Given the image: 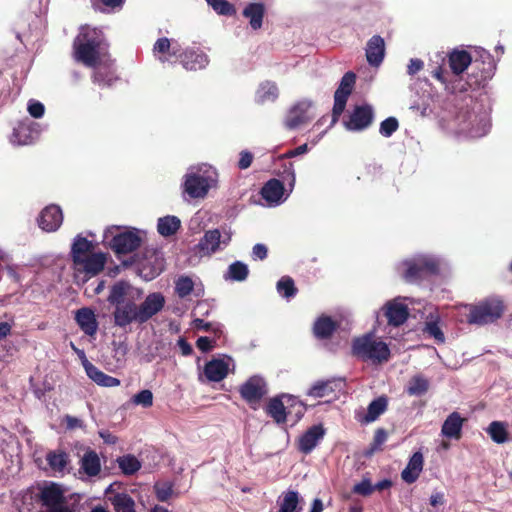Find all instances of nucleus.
Returning <instances> with one entry per match:
<instances>
[{
  "label": "nucleus",
  "instance_id": "nucleus-63",
  "mask_svg": "<svg viewBox=\"0 0 512 512\" xmlns=\"http://www.w3.org/2000/svg\"><path fill=\"white\" fill-rule=\"evenodd\" d=\"M404 322H387L384 331L390 335L391 338L396 339L399 336L400 326Z\"/></svg>",
  "mask_w": 512,
  "mask_h": 512
},
{
  "label": "nucleus",
  "instance_id": "nucleus-38",
  "mask_svg": "<svg viewBox=\"0 0 512 512\" xmlns=\"http://www.w3.org/2000/svg\"><path fill=\"white\" fill-rule=\"evenodd\" d=\"M299 493L294 490H288L282 494L279 501V512H300Z\"/></svg>",
  "mask_w": 512,
  "mask_h": 512
},
{
  "label": "nucleus",
  "instance_id": "nucleus-37",
  "mask_svg": "<svg viewBox=\"0 0 512 512\" xmlns=\"http://www.w3.org/2000/svg\"><path fill=\"white\" fill-rule=\"evenodd\" d=\"M181 226V221L178 217L168 215L158 219L157 231L160 235L168 237L174 235Z\"/></svg>",
  "mask_w": 512,
  "mask_h": 512
},
{
  "label": "nucleus",
  "instance_id": "nucleus-62",
  "mask_svg": "<svg viewBox=\"0 0 512 512\" xmlns=\"http://www.w3.org/2000/svg\"><path fill=\"white\" fill-rule=\"evenodd\" d=\"M268 249L264 244L258 243L254 245L252 256L254 259L264 260L267 257Z\"/></svg>",
  "mask_w": 512,
  "mask_h": 512
},
{
  "label": "nucleus",
  "instance_id": "nucleus-30",
  "mask_svg": "<svg viewBox=\"0 0 512 512\" xmlns=\"http://www.w3.org/2000/svg\"><path fill=\"white\" fill-rule=\"evenodd\" d=\"M279 96V89L275 82L266 80L260 83L255 93V101L258 104L274 102Z\"/></svg>",
  "mask_w": 512,
  "mask_h": 512
},
{
  "label": "nucleus",
  "instance_id": "nucleus-23",
  "mask_svg": "<svg viewBox=\"0 0 512 512\" xmlns=\"http://www.w3.org/2000/svg\"><path fill=\"white\" fill-rule=\"evenodd\" d=\"M165 304L164 296L159 293H151L149 294L143 303L139 305L140 318L138 320H148L153 317L156 313H158Z\"/></svg>",
  "mask_w": 512,
  "mask_h": 512
},
{
  "label": "nucleus",
  "instance_id": "nucleus-6",
  "mask_svg": "<svg viewBox=\"0 0 512 512\" xmlns=\"http://www.w3.org/2000/svg\"><path fill=\"white\" fill-rule=\"evenodd\" d=\"M469 319L468 320H484L486 318L500 319L505 310L506 303L503 297L499 295H490L475 305H468Z\"/></svg>",
  "mask_w": 512,
  "mask_h": 512
},
{
  "label": "nucleus",
  "instance_id": "nucleus-31",
  "mask_svg": "<svg viewBox=\"0 0 512 512\" xmlns=\"http://www.w3.org/2000/svg\"><path fill=\"white\" fill-rule=\"evenodd\" d=\"M46 460L55 476H63L68 471L69 456L67 453L63 451L49 452Z\"/></svg>",
  "mask_w": 512,
  "mask_h": 512
},
{
  "label": "nucleus",
  "instance_id": "nucleus-49",
  "mask_svg": "<svg viewBox=\"0 0 512 512\" xmlns=\"http://www.w3.org/2000/svg\"><path fill=\"white\" fill-rule=\"evenodd\" d=\"M154 490L157 499L166 502L173 495V484L169 481L156 482Z\"/></svg>",
  "mask_w": 512,
  "mask_h": 512
},
{
  "label": "nucleus",
  "instance_id": "nucleus-5",
  "mask_svg": "<svg viewBox=\"0 0 512 512\" xmlns=\"http://www.w3.org/2000/svg\"><path fill=\"white\" fill-rule=\"evenodd\" d=\"M296 177L292 162L283 165L282 180L272 178L268 180L260 190L263 199L269 203H278L284 194V182H287L292 189L295 185Z\"/></svg>",
  "mask_w": 512,
  "mask_h": 512
},
{
  "label": "nucleus",
  "instance_id": "nucleus-51",
  "mask_svg": "<svg viewBox=\"0 0 512 512\" xmlns=\"http://www.w3.org/2000/svg\"><path fill=\"white\" fill-rule=\"evenodd\" d=\"M398 128V120L395 117H388L380 123L379 132L384 137H390Z\"/></svg>",
  "mask_w": 512,
  "mask_h": 512
},
{
  "label": "nucleus",
  "instance_id": "nucleus-59",
  "mask_svg": "<svg viewBox=\"0 0 512 512\" xmlns=\"http://www.w3.org/2000/svg\"><path fill=\"white\" fill-rule=\"evenodd\" d=\"M253 154L249 151L243 150L240 152V159L238 161V168L240 170H245L249 168L253 161Z\"/></svg>",
  "mask_w": 512,
  "mask_h": 512
},
{
  "label": "nucleus",
  "instance_id": "nucleus-32",
  "mask_svg": "<svg viewBox=\"0 0 512 512\" xmlns=\"http://www.w3.org/2000/svg\"><path fill=\"white\" fill-rule=\"evenodd\" d=\"M264 14L265 6L263 3H250L243 10V16L249 19L253 30H258L262 27Z\"/></svg>",
  "mask_w": 512,
  "mask_h": 512
},
{
  "label": "nucleus",
  "instance_id": "nucleus-2",
  "mask_svg": "<svg viewBox=\"0 0 512 512\" xmlns=\"http://www.w3.org/2000/svg\"><path fill=\"white\" fill-rule=\"evenodd\" d=\"M136 300V293L129 283H115L108 296V302L114 307V320H138L140 314Z\"/></svg>",
  "mask_w": 512,
  "mask_h": 512
},
{
  "label": "nucleus",
  "instance_id": "nucleus-27",
  "mask_svg": "<svg viewBox=\"0 0 512 512\" xmlns=\"http://www.w3.org/2000/svg\"><path fill=\"white\" fill-rule=\"evenodd\" d=\"M92 81L102 87H110L117 80L116 70L111 64L101 65L100 63L96 68H93Z\"/></svg>",
  "mask_w": 512,
  "mask_h": 512
},
{
  "label": "nucleus",
  "instance_id": "nucleus-48",
  "mask_svg": "<svg viewBox=\"0 0 512 512\" xmlns=\"http://www.w3.org/2000/svg\"><path fill=\"white\" fill-rule=\"evenodd\" d=\"M194 289V282L189 276H180L175 281V293L180 298L187 297Z\"/></svg>",
  "mask_w": 512,
  "mask_h": 512
},
{
  "label": "nucleus",
  "instance_id": "nucleus-26",
  "mask_svg": "<svg viewBox=\"0 0 512 512\" xmlns=\"http://www.w3.org/2000/svg\"><path fill=\"white\" fill-rule=\"evenodd\" d=\"M472 55L466 50H453L448 55L449 67L453 74L461 75L472 63Z\"/></svg>",
  "mask_w": 512,
  "mask_h": 512
},
{
  "label": "nucleus",
  "instance_id": "nucleus-13",
  "mask_svg": "<svg viewBox=\"0 0 512 512\" xmlns=\"http://www.w3.org/2000/svg\"><path fill=\"white\" fill-rule=\"evenodd\" d=\"M239 392L249 404L257 403L266 395L267 385L261 376L254 375L240 386Z\"/></svg>",
  "mask_w": 512,
  "mask_h": 512
},
{
  "label": "nucleus",
  "instance_id": "nucleus-34",
  "mask_svg": "<svg viewBox=\"0 0 512 512\" xmlns=\"http://www.w3.org/2000/svg\"><path fill=\"white\" fill-rule=\"evenodd\" d=\"M153 52L161 54L162 56L159 57V60L161 62H165L168 60V58L165 56L166 54L174 57L178 56L180 52V46L177 43L173 44L167 37H162L155 42L153 46Z\"/></svg>",
  "mask_w": 512,
  "mask_h": 512
},
{
  "label": "nucleus",
  "instance_id": "nucleus-7",
  "mask_svg": "<svg viewBox=\"0 0 512 512\" xmlns=\"http://www.w3.org/2000/svg\"><path fill=\"white\" fill-rule=\"evenodd\" d=\"M356 82V74L352 71L346 72L334 93V105L332 108L331 125H334L346 108L349 96L351 95Z\"/></svg>",
  "mask_w": 512,
  "mask_h": 512
},
{
  "label": "nucleus",
  "instance_id": "nucleus-20",
  "mask_svg": "<svg viewBox=\"0 0 512 512\" xmlns=\"http://www.w3.org/2000/svg\"><path fill=\"white\" fill-rule=\"evenodd\" d=\"M408 297L397 296L388 300L381 308L386 320H408Z\"/></svg>",
  "mask_w": 512,
  "mask_h": 512
},
{
  "label": "nucleus",
  "instance_id": "nucleus-8",
  "mask_svg": "<svg viewBox=\"0 0 512 512\" xmlns=\"http://www.w3.org/2000/svg\"><path fill=\"white\" fill-rule=\"evenodd\" d=\"M299 406L298 414H303L304 408L302 403L293 395L283 394L279 397L272 398L266 407V412L278 424L286 422L288 407Z\"/></svg>",
  "mask_w": 512,
  "mask_h": 512
},
{
  "label": "nucleus",
  "instance_id": "nucleus-16",
  "mask_svg": "<svg viewBox=\"0 0 512 512\" xmlns=\"http://www.w3.org/2000/svg\"><path fill=\"white\" fill-rule=\"evenodd\" d=\"M325 428L322 424H316L308 428L298 439V450L303 454H310L325 436Z\"/></svg>",
  "mask_w": 512,
  "mask_h": 512
},
{
  "label": "nucleus",
  "instance_id": "nucleus-55",
  "mask_svg": "<svg viewBox=\"0 0 512 512\" xmlns=\"http://www.w3.org/2000/svg\"><path fill=\"white\" fill-rule=\"evenodd\" d=\"M488 128H489V125H488V122L486 121V119L481 118L479 120V123L477 124V126L473 125L471 128L467 129V132L472 137H480V136L485 135L488 132Z\"/></svg>",
  "mask_w": 512,
  "mask_h": 512
},
{
  "label": "nucleus",
  "instance_id": "nucleus-50",
  "mask_svg": "<svg viewBox=\"0 0 512 512\" xmlns=\"http://www.w3.org/2000/svg\"><path fill=\"white\" fill-rule=\"evenodd\" d=\"M332 392L329 381H317L308 390L307 395L314 398H322Z\"/></svg>",
  "mask_w": 512,
  "mask_h": 512
},
{
  "label": "nucleus",
  "instance_id": "nucleus-9",
  "mask_svg": "<svg viewBox=\"0 0 512 512\" xmlns=\"http://www.w3.org/2000/svg\"><path fill=\"white\" fill-rule=\"evenodd\" d=\"M471 65V72L468 74L466 82L471 89L485 86L487 81L493 77L496 70L495 62H485L472 58Z\"/></svg>",
  "mask_w": 512,
  "mask_h": 512
},
{
  "label": "nucleus",
  "instance_id": "nucleus-3",
  "mask_svg": "<svg viewBox=\"0 0 512 512\" xmlns=\"http://www.w3.org/2000/svg\"><path fill=\"white\" fill-rule=\"evenodd\" d=\"M101 39L94 29H83L73 42V56L86 67L96 68L100 62Z\"/></svg>",
  "mask_w": 512,
  "mask_h": 512
},
{
  "label": "nucleus",
  "instance_id": "nucleus-43",
  "mask_svg": "<svg viewBox=\"0 0 512 512\" xmlns=\"http://www.w3.org/2000/svg\"><path fill=\"white\" fill-rule=\"evenodd\" d=\"M429 389V381L422 375L411 378L407 386V393L411 396H422Z\"/></svg>",
  "mask_w": 512,
  "mask_h": 512
},
{
  "label": "nucleus",
  "instance_id": "nucleus-42",
  "mask_svg": "<svg viewBox=\"0 0 512 512\" xmlns=\"http://www.w3.org/2000/svg\"><path fill=\"white\" fill-rule=\"evenodd\" d=\"M117 463L122 473L128 476L135 474L141 468L140 461L131 454L118 457Z\"/></svg>",
  "mask_w": 512,
  "mask_h": 512
},
{
  "label": "nucleus",
  "instance_id": "nucleus-39",
  "mask_svg": "<svg viewBox=\"0 0 512 512\" xmlns=\"http://www.w3.org/2000/svg\"><path fill=\"white\" fill-rule=\"evenodd\" d=\"M387 398L384 396L374 399L368 406L365 421L367 423L374 422L387 409Z\"/></svg>",
  "mask_w": 512,
  "mask_h": 512
},
{
  "label": "nucleus",
  "instance_id": "nucleus-33",
  "mask_svg": "<svg viewBox=\"0 0 512 512\" xmlns=\"http://www.w3.org/2000/svg\"><path fill=\"white\" fill-rule=\"evenodd\" d=\"M86 374L92 381L102 387H116L120 385L119 379L105 374L95 365H89Z\"/></svg>",
  "mask_w": 512,
  "mask_h": 512
},
{
  "label": "nucleus",
  "instance_id": "nucleus-21",
  "mask_svg": "<svg viewBox=\"0 0 512 512\" xmlns=\"http://www.w3.org/2000/svg\"><path fill=\"white\" fill-rule=\"evenodd\" d=\"M102 465L96 451L88 448L79 460V473L87 478H95L100 475Z\"/></svg>",
  "mask_w": 512,
  "mask_h": 512
},
{
  "label": "nucleus",
  "instance_id": "nucleus-35",
  "mask_svg": "<svg viewBox=\"0 0 512 512\" xmlns=\"http://www.w3.org/2000/svg\"><path fill=\"white\" fill-rule=\"evenodd\" d=\"M94 246L91 241L81 235L76 236L71 247V257L73 264L79 261L81 258L92 253Z\"/></svg>",
  "mask_w": 512,
  "mask_h": 512
},
{
  "label": "nucleus",
  "instance_id": "nucleus-52",
  "mask_svg": "<svg viewBox=\"0 0 512 512\" xmlns=\"http://www.w3.org/2000/svg\"><path fill=\"white\" fill-rule=\"evenodd\" d=\"M132 403L144 408L151 407L153 405V394L148 389L142 390L132 397Z\"/></svg>",
  "mask_w": 512,
  "mask_h": 512
},
{
  "label": "nucleus",
  "instance_id": "nucleus-54",
  "mask_svg": "<svg viewBox=\"0 0 512 512\" xmlns=\"http://www.w3.org/2000/svg\"><path fill=\"white\" fill-rule=\"evenodd\" d=\"M374 491L373 484L367 478L353 486L352 492L361 496H369Z\"/></svg>",
  "mask_w": 512,
  "mask_h": 512
},
{
  "label": "nucleus",
  "instance_id": "nucleus-11",
  "mask_svg": "<svg viewBox=\"0 0 512 512\" xmlns=\"http://www.w3.org/2000/svg\"><path fill=\"white\" fill-rule=\"evenodd\" d=\"M141 243L139 231L133 229L115 235L110 241V247L118 255L128 254L138 249Z\"/></svg>",
  "mask_w": 512,
  "mask_h": 512
},
{
  "label": "nucleus",
  "instance_id": "nucleus-45",
  "mask_svg": "<svg viewBox=\"0 0 512 512\" xmlns=\"http://www.w3.org/2000/svg\"><path fill=\"white\" fill-rule=\"evenodd\" d=\"M206 2L219 15L234 16L236 14L235 6L228 0H206Z\"/></svg>",
  "mask_w": 512,
  "mask_h": 512
},
{
  "label": "nucleus",
  "instance_id": "nucleus-58",
  "mask_svg": "<svg viewBox=\"0 0 512 512\" xmlns=\"http://www.w3.org/2000/svg\"><path fill=\"white\" fill-rule=\"evenodd\" d=\"M308 151L307 144L300 145L294 149L288 150L286 153L279 155L278 159L280 161L290 159L296 157L298 155H302Z\"/></svg>",
  "mask_w": 512,
  "mask_h": 512
},
{
  "label": "nucleus",
  "instance_id": "nucleus-40",
  "mask_svg": "<svg viewBox=\"0 0 512 512\" xmlns=\"http://www.w3.org/2000/svg\"><path fill=\"white\" fill-rule=\"evenodd\" d=\"M110 501L117 512H135V502L126 493H117Z\"/></svg>",
  "mask_w": 512,
  "mask_h": 512
},
{
  "label": "nucleus",
  "instance_id": "nucleus-41",
  "mask_svg": "<svg viewBox=\"0 0 512 512\" xmlns=\"http://www.w3.org/2000/svg\"><path fill=\"white\" fill-rule=\"evenodd\" d=\"M248 275V266L241 261H235L229 265L225 278L232 281L242 282L247 279Z\"/></svg>",
  "mask_w": 512,
  "mask_h": 512
},
{
  "label": "nucleus",
  "instance_id": "nucleus-29",
  "mask_svg": "<svg viewBox=\"0 0 512 512\" xmlns=\"http://www.w3.org/2000/svg\"><path fill=\"white\" fill-rule=\"evenodd\" d=\"M309 105L302 102L293 106L285 120V125L289 129H295L300 125L307 123L309 121V117L307 116V110Z\"/></svg>",
  "mask_w": 512,
  "mask_h": 512
},
{
  "label": "nucleus",
  "instance_id": "nucleus-44",
  "mask_svg": "<svg viewBox=\"0 0 512 512\" xmlns=\"http://www.w3.org/2000/svg\"><path fill=\"white\" fill-rule=\"evenodd\" d=\"M338 322H314L313 333L318 339H328L337 329Z\"/></svg>",
  "mask_w": 512,
  "mask_h": 512
},
{
  "label": "nucleus",
  "instance_id": "nucleus-28",
  "mask_svg": "<svg viewBox=\"0 0 512 512\" xmlns=\"http://www.w3.org/2000/svg\"><path fill=\"white\" fill-rule=\"evenodd\" d=\"M464 419L458 412H452L444 421L441 429L443 436L450 439H459Z\"/></svg>",
  "mask_w": 512,
  "mask_h": 512
},
{
  "label": "nucleus",
  "instance_id": "nucleus-64",
  "mask_svg": "<svg viewBox=\"0 0 512 512\" xmlns=\"http://www.w3.org/2000/svg\"><path fill=\"white\" fill-rule=\"evenodd\" d=\"M424 67V63L420 59H411L410 63L407 67V73L411 76L417 74L419 71H421Z\"/></svg>",
  "mask_w": 512,
  "mask_h": 512
},
{
  "label": "nucleus",
  "instance_id": "nucleus-46",
  "mask_svg": "<svg viewBox=\"0 0 512 512\" xmlns=\"http://www.w3.org/2000/svg\"><path fill=\"white\" fill-rule=\"evenodd\" d=\"M277 291L285 298H292L297 294L298 290L294 280L289 276H284L277 282Z\"/></svg>",
  "mask_w": 512,
  "mask_h": 512
},
{
  "label": "nucleus",
  "instance_id": "nucleus-19",
  "mask_svg": "<svg viewBox=\"0 0 512 512\" xmlns=\"http://www.w3.org/2000/svg\"><path fill=\"white\" fill-rule=\"evenodd\" d=\"M40 500L46 511L67 504L61 486L56 483H50L41 489Z\"/></svg>",
  "mask_w": 512,
  "mask_h": 512
},
{
  "label": "nucleus",
  "instance_id": "nucleus-25",
  "mask_svg": "<svg viewBox=\"0 0 512 512\" xmlns=\"http://www.w3.org/2000/svg\"><path fill=\"white\" fill-rule=\"evenodd\" d=\"M385 55L384 39L379 35H374L369 39L366 46V58L370 65L378 66L383 61Z\"/></svg>",
  "mask_w": 512,
  "mask_h": 512
},
{
  "label": "nucleus",
  "instance_id": "nucleus-47",
  "mask_svg": "<svg viewBox=\"0 0 512 512\" xmlns=\"http://www.w3.org/2000/svg\"><path fill=\"white\" fill-rule=\"evenodd\" d=\"M487 432L490 435L491 439L498 444L507 441V430L502 422L493 421L492 423H490Z\"/></svg>",
  "mask_w": 512,
  "mask_h": 512
},
{
  "label": "nucleus",
  "instance_id": "nucleus-53",
  "mask_svg": "<svg viewBox=\"0 0 512 512\" xmlns=\"http://www.w3.org/2000/svg\"><path fill=\"white\" fill-rule=\"evenodd\" d=\"M438 324L439 322H426L424 331L441 344L445 342V336Z\"/></svg>",
  "mask_w": 512,
  "mask_h": 512
},
{
  "label": "nucleus",
  "instance_id": "nucleus-15",
  "mask_svg": "<svg viewBox=\"0 0 512 512\" xmlns=\"http://www.w3.org/2000/svg\"><path fill=\"white\" fill-rule=\"evenodd\" d=\"M230 366H234L231 357L223 355L220 358H214L205 364L204 375L208 381L219 382L227 376Z\"/></svg>",
  "mask_w": 512,
  "mask_h": 512
},
{
  "label": "nucleus",
  "instance_id": "nucleus-56",
  "mask_svg": "<svg viewBox=\"0 0 512 512\" xmlns=\"http://www.w3.org/2000/svg\"><path fill=\"white\" fill-rule=\"evenodd\" d=\"M63 422L65 423L67 430H75L78 428L79 429L85 428V424H84L83 420H81L80 418L75 417V416L66 415L63 419Z\"/></svg>",
  "mask_w": 512,
  "mask_h": 512
},
{
  "label": "nucleus",
  "instance_id": "nucleus-36",
  "mask_svg": "<svg viewBox=\"0 0 512 512\" xmlns=\"http://www.w3.org/2000/svg\"><path fill=\"white\" fill-rule=\"evenodd\" d=\"M221 244V233L218 229L206 231L204 236L199 242V248L201 251H205L208 254L215 253Z\"/></svg>",
  "mask_w": 512,
  "mask_h": 512
},
{
  "label": "nucleus",
  "instance_id": "nucleus-57",
  "mask_svg": "<svg viewBox=\"0 0 512 512\" xmlns=\"http://www.w3.org/2000/svg\"><path fill=\"white\" fill-rule=\"evenodd\" d=\"M28 112L34 118H41L44 115L45 107L39 101H32L28 104Z\"/></svg>",
  "mask_w": 512,
  "mask_h": 512
},
{
  "label": "nucleus",
  "instance_id": "nucleus-14",
  "mask_svg": "<svg viewBox=\"0 0 512 512\" xmlns=\"http://www.w3.org/2000/svg\"><path fill=\"white\" fill-rule=\"evenodd\" d=\"M210 189V178L198 173L185 175L183 190L190 198H204Z\"/></svg>",
  "mask_w": 512,
  "mask_h": 512
},
{
  "label": "nucleus",
  "instance_id": "nucleus-22",
  "mask_svg": "<svg viewBox=\"0 0 512 512\" xmlns=\"http://www.w3.org/2000/svg\"><path fill=\"white\" fill-rule=\"evenodd\" d=\"M177 58L180 59L182 66L186 70L191 71L203 69L209 62L208 57L204 52L194 49H186L181 53L179 52Z\"/></svg>",
  "mask_w": 512,
  "mask_h": 512
},
{
  "label": "nucleus",
  "instance_id": "nucleus-24",
  "mask_svg": "<svg viewBox=\"0 0 512 512\" xmlns=\"http://www.w3.org/2000/svg\"><path fill=\"white\" fill-rule=\"evenodd\" d=\"M424 466V457L420 451L413 453L406 467L401 472L402 480L407 484H412L419 478Z\"/></svg>",
  "mask_w": 512,
  "mask_h": 512
},
{
  "label": "nucleus",
  "instance_id": "nucleus-17",
  "mask_svg": "<svg viewBox=\"0 0 512 512\" xmlns=\"http://www.w3.org/2000/svg\"><path fill=\"white\" fill-rule=\"evenodd\" d=\"M106 256L103 253H90L79 261L74 263V269L77 272L85 273L86 275L95 276L99 274L105 266Z\"/></svg>",
  "mask_w": 512,
  "mask_h": 512
},
{
  "label": "nucleus",
  "instance_id": "nucleus-4",
  "mask_svg": "<svg viewBox=\"0 0 512 512\" xmlns=\"http://www.w3.org/2000/svg\"><path fill=\"white\" fill-rule=\"evenodd\" d=\"M401 276L406 283L420 284L422 281L440 273V261L433 256L419 255L402 262Z\"/></svg>",
  "mask_w": 512,
  "mask_h": 512
},
{
  "label": "nucleus",
  "instance_id": "nucleus-60",
  "mask_svg": "<svg viewBox=\"0 0 512 512\" xmlns=\"http://www.w3.org/2000/svg\"><path fill=\"white\" fill-rule=\"evenodd\" d=\"M350 313L345 309H339L334 315H326L322 314L319 317H317L316 320H346L348 317H350Z\"/></svg>",
  "mask_w": 512,
  "mask_h": 512
},
{
  "label": "nucleus",
  "instance_id": "nucleus-10",
  "mask_svg": "<svg viewBox=\"0 0 512 512\" xmlns=\"http://www.w3.org/2000/svg\"><path fill=\"white\" fill-rule=\"evenodd\" d=\"M374 120V110L371 105H356L350 112L348 119L344 120V127L348 131H363L367 129Z\"/></svg>",
  "mask_w": 512,
  "mask_h": 512
},
{
  "label": "nucleus",
  "instance_id": "nucleus-61",
  "mask_svg": "<svg viewBox=\"0 0 512 512\" xmlns=\"http://www.w3.org/2000/svg\"><path fill=\"white\" fill-rule=\"evenodd\" d=\"M74 320H96L92 309L83 307L75 312Z\"/></svg>",
  "mask_w": 512,
  "mask_h": 512
},
{
  "label": "nucleus",
  "instance_id": "nucleus-12",
  "mask_svg": "<svg viewBox=\"0 0 512 512\" xmlns=\"http://www.w3.org/2000/svg\"><path fill=\"white\" fill-rule=\"evenodd\" d=\"M407 308L408 319L440 320L437 307L425 300L408 297Z\"/></svg>",
  "mask_w": 512,
  "mask_h": 512
},
{
  "label": "nucleus",
  "instance_id": "nucleus-1",
  "mask_svg": "<svg viewBox=\"0 0 512 512\" xmlns=\"http://www.w3.org/2000/svg\"><path fill=\"white\" fill-rule=\"evenodd\" d=\"M351 352L357 359L372 365H382L391 357L389 346L373 332L355 337L352 340Z\"/></svg>",
  "mask_w": 512,
  "mask_h": 512
},
{
  "label": "nucleus",
  "instance_id": "nucleus-18",
  "mask_svg": "<svg viewBox=\"0 0 512 512\" xmlns=\"http://www.w3.org/2000/svg\"><path fill=\"white\" fill-rule=\"evenodd\" d=\"M62 222V210L57 205L45 207L38 217L39 227L46 232L56 231L61 226Z\"/></svg>",
  "mask_w": 512,
  "mask_h": 512
}]
</instances>
